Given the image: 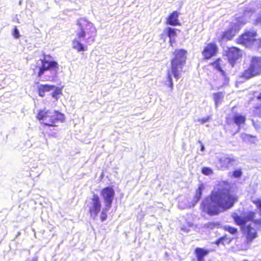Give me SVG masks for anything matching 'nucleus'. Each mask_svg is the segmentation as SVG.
Returning a JSON list of instances; mask_svg holds the SVG:
<instances>
[{
	"label": "nucleus",
	"instance_id": "obj_28",
	"mask_svg": "<svg viewBox=\"0 0 261 261\" xmlns=\"http://www.w3.org/2000/svg\"><path fill=\"white\" fill-rule=\"evenodd\" d=\"M213 95L215 105L217 106L222 101V99L223 97V93L222 92H216L214 93Z\"/></svg>",
	"mask_w": 261,
	"mask_h": 261
},
{
	"label": "nucleus",
	"instance_id": "obj_14",
	"mask_svg": "<svg viewBox=\"0 0 261 261\" xmlns=\"http://www.w3.org/2000/svg\"><path fill=\"white\" fill-rule=\"evenodd\" d=\"M236 161V160L234 158L229 155L221 157L218 160L221 167L227 169L232 166Z\"/></svg>",
	"mask_w": 261,
	"mask_h": 261
},
{
	"label": "nucleus",
	"instance_id": "obj_19",
	"mask_svg": "<svg viewBox=\"0 0 261 261\" xmlns=\"http://www.w3.org/2000/svg\"><path fill=\"white\" fill-rule=\"evenodd\" d=\"M232 238H230L227 234H225L216 240L214 244L217 246L221 245L225 246L226 245H229L232 242Z\"/></svg>",
	"mask_w": 261,
	"mask_h": 261
},
{
	"label": "nucleus",
	"instance_id": "obj_20",
	"mask_svg": "<svg viewBox=\"0 0 261 261\" xmlns=\"http://www.w3.org/2000/svg\"><path fill=\"white\" fill-rule=\"evenodd\" d=\"M221 76L217 79L218 82L220 84L219 87H223L227 86L229 82V77L225 71L220 72Z\"/></svg>",
	"mask_w": 261,
	"mask_h": 261
},
{
	"label": "nucleus",
	"instance_id": "obj_3",
	"mask_svg": "<svg viewBox=\"0 0 261 261\" xmlns=\"http://www.w3.org/2000/svg\"><path fill=\"white\" fill-rule=\"evenodd\" d=\"M36 118L44 127L43 133L53 137L56 135V133L53 130H55V128L58 126V123L64 122L65 119L64 114L58 110L51 112L46 108L39 110Z\"/></svg>",
	"mask_w": 261,
	"mask_h": 261
},
{
	"label": "nucleus",
	"instance_id": "obj_22",
	"mask_svg": "<svg viewBox=\"0 0 261 261\" xmlns=\"http://www.w3.org/2000/svg\"><path fill=\"white\" fill-rule=\"evenodd\" d=\"M222 62L221 58H218L213 62H211L210 65H212L214 69L217 70L220 73L224 71L223 69Z\"/></svg>",
	"mask_w": 261,
	"mask_h": 261
},
{
	"label": "nucleus",
	"instance_id": "obj_27",
	"mask_svg": "<svg viewBox=\"0 0 261 261\" xmlns=\"http://www.w3.org/2000/svg\"><path fill=\"white\" fill-rule=\"evenodd\" d=\"M223 229L232 235H235L238 233V229L237 228L230 225L224 226L223 227Z\"/></svg>",
	"mask_w": 261,
	"mask_h": 261
},
{
	"label": "nucleus",
	"instance_id": "obj_39",
	"mask_svg": "<svg viewBox=\"0 0 261 261\" xmlns=\"http://www.w3.org/2000/svg\"><path fill=\"white\" fill-rule=\"evenodd\" d=\"M256 99L261 100V92L256 96Z\"/></svg>",
	"mask_w": 261,
	"mask_h": 261
},
{
	"label": "nucleus",
	"instance_id": "obj_16",
	"mask_svg": "<svg viewBox=\"0 0 261 261\" xmlns=\"http://www.w3.org/2000/svg\"><path fill=\"white\" fill-rule=\"evenodd\" d=\"M177 30L176 29L170 27H167L164 30L165 34L170 39L169 43L172 47H173V43L175 42V38L177 37Z\"/></svg>",
	"mask_w": 261,
	"mask_h": 261
},
{
	"label": "nucleus",
	"instance_id": "obj_9",
	"mask_svg": "<svg viewBox=\"0 0 261 261\" xmlns=\"http://www.w3.org/2000/svg\"><path fill=\"white\" fill-rule=\"evenodd\" d=\"M257 33L253 30H245L236 39V43L246 47L252 46L257 40Z\"/></svg>",
	"mask_w": 261,
	"mask_h": 261
},
{
	"label": "nucleus",
	"instance_id": "obj_30",
	"mask_svg": "<svg viewBox=\"0 0 261 261\" xmlns=\"http://www.w3.org/2000/svg\"><path fill=\"white\" fill-rule=\"evenodd\" d=\"M167 81L168 82L167 86L171 90H172L173 89V83L171 77V74L169 71H168L167 74Z\"/></svg>",
	"mask_w": 261,
	"mask_h": 261
},
{
	"label": "nucleus",
	"instance_id": "obj_15",
	"mask_svg": "<svg viewBox=\"0 0 261 261\" xmlns=\"http://www.w3.org/2000/svg\"><path fill=\"white\" fill-rule=\"evenodd\" d=\"M179 13L176 11H173L168 16L166 20V23L173 26L180 25L178 20V16Z\"/></svg>",
	"mask_w": 261,
	"mask_h": 261
},
{
	"label": "nucleus",
	"instance_id": "obj_38",
	"mask_svg": "<svg viewBox=\"0 0 261 261\" xmlns=\"http://www.w3.org/2000/svg\"><path fill=\"white\" fill-rule=\"evenodd\" d=\"M199 142L200 143V150L202 151H204L205 149L204 145L201 143V142L199 141Z\"/></svg>",
	"mask_w": 261,
	"mask_h": 261
},
{
	"label": "nucleus",
	"instance_id": "obj_10",
	"mask_svg": "<svg viewBox=\"0 0 261 261\" xmlns=\"http://www.w3.org/2000/svg\"><path fill=\"white\" fill-rule=\"evenodd\" d=\"M225 56L228 62L233 67L237 61L242 58L243 51L238 47L231 46L227 48L225 51Z\"/></svg>",
	"mask_w": 261,
	"mask_h": 261
},
{
	"label": "nucleus",
	"instance_id": "obj_31",
	"mask_svg": "<svg viewBox=\"0 0 261 261\" xmlns=\"http://www.w3.org/2000/svg\"><path fill=\"white\" fill-rule=\"evenodd\" d=\"M201 172L202 174L205 175H210L213 173V171L211 168L207 167H204L202 168Z\"/></svg>",
	"mask_w": 261,
	"mask_h": 261
},
{
	"label": "nucleus",
	"instance_id": "obj_17",
	"mask_svg": "<svg viewBox=\"0 0 261 261\" xmlns=\"http://www.w3.org/2000/svg\"><path fill=\"white\" fill-rule=\"evenodd\" d=\"M210 252L209 250L204 249L202 248H196L194 250V253L197 261H204V257L207 256Z\"/></svg>",
	"mask_w": 261,
	"mask_h": 261
},
{
	"label": "nucleus",
	"instance_id": "obj_12",
	"mask_svg": "<svg viewBox=\"0 0 261 261\" xmlns=\"http://www.w3.org/2000/svg\"><path fill=\"white\" fill-rule=\"evenodd\" d=\"M100 195L103 198L105 205L112 207L113 201L115 195V190L112 186L103 188L100 191Z\"/></svg>",
	"mask_w": 261,
	"mask_h": 261
},
{
	"label": "nucleus",
	"instance_id": "obj_37",
	"mask_svg": "<svg viewBox=\"0 0 261 261\" xmlns=\"http://www.w3.org/2000/svg\"><path fill=\"white\" fill-rule=\"evenodd\" d=\"M209 120V117L204 118L201 119H199V121L201 122L202 123H204Z\"/></svg>",
	"mask_w": 261,
	"mask_h": 261
},
{
	"label": "nucleus",
	"instance_id": "obj_24",
	"mask_svg": "<svg viewBox=\"0 0 261 261\" xmlns=\"http://www.w3.org/2000/svg\"><path fill=\"white\" fill-rule=\"evenodd\" d=\"M51 95L56 100H58L61 95H62V87H56L54 85Z\"/></svg>",
	"mask_w": 261,
	"mask_h": 261
},
{
	"label": "nucleus",
	"instance_id": "obj_1",
	"mask_svg": "<svg viewBox=\"0 0 261 261\" xmlns=\"http://www.w3.org/2000/svg\"><path fill=\"white\" fill-rule=\"evenodd\" d=\"M220 186L221 188H218L217 191H213L210 196L205 197L201 204L202 211L210 216L219 213L218 206L225 209L229 208L238 200L237 196L231 193L228 181H223L220 184Z\"/></svg>",
	"mask_w": 261,
	"mask_h": 261
},
{
	"label": "nucleus",
	"instance_id": "obj_35",
	"mask_svg": "<svg viewBox=\"0 0 261 261\" xmlns=\"http://www.w3.org/2000/svg\"><path fill=\"white\" fill-rule=\"evenodd\" d=\"M254 109L256 111V113L259 116H261V105L256 106L254 107Z\"/></svg>",
	"mask_w": 261,
	"mask_h": 261
},
{
	"label": "nucleus",
	"instance_id": "obj_29",
	"mask_svg": "<svg viewBox=\"0 0 261 261\" xmlns=\"http://www.w3.org/2000/svg\"><path fill=\"white\" fill-rule=\"evenodd\" d=\"M111 207H108L107 205H105V208L102 210L100 214V220L102 222L105 221L107 219L108 217L107 212Z\"/></svg>",
	"mask_w": 261,
	"mask_h": 261
},
{
	"label": "nucleus",
	"instance_id": "obj_32",
	"mask_svg": "<svg viewBox=\"0 0 261 261\" xmlns=\"http://www.w3.org/2000/svg\"><path fill=\"white\" fill-rule=\"evenodd\" d=\"M252 202L256 205V208L259 210L261 214V199H256L251 200Z\"/></svg>",
	"mask_w": 261,
	"mask_h": 261
},
{
	"label": "nucleus",
	"instance_id": "obj_23",
	"mask_svg": "<svg viewBox=\"0 0 261 261\" xmlns=\"http://www.w3.org/2000/svg\"><path fill=\"white\" fill-rule=\"evenodd\" d=\"M204 186L203 184H199L198 188L196 190L195 194L194 195V202L195 203H197L201 198L202 193Z\"/></svg>",
	"mask_w": 261,
	"mask_h": 261
},
{
	"label": "nucleus",
	"instance_id": "obj_6",
	"mask_svg": "<svg viewBox=\"0 0 261 261\" xmlns=\"http://www.w3.org/2000/svg\"><path fill=\"white\" fill-rule=\"evenodd\" d=\"M53 57L50 54L42 53V58L40 59L41 66L38 67L39 70L37 73L38 77H41L45 71H57L59 69V65L58 62L52 60Z\"/></svg>",
	"mask_w": 261,
	"mask_h": 261
},
{
	"label": "nucleus",
	"instance_id": "obj_11",
	"mask_svg": "<svg viewBox=\"0 0 261 261\" xmlns=\"http://www.w3.org/2000/svg\"><path fill=\"white\" fill-rule=\"evenodd\" d=\"M219 48L216 43L208 42L205 44L201 51L203 58L204 60H210L217 56Z\"/></svg>",
	"mask_w": 261,
	"mask_h": 261
},
{
	"label": "nucleus",
	"instance_id": "obj_2",
	"mask_svg": "<svg viewBox=\"0 0 261 261\" xmlns=\"http://www.w3.org/2000/svg\"><path fill=\"white\" fill-rule=\"evenodd\" d=\"M256 212L249 211L245 217H242L236 213L232 215L234 223L240 227L244 244L249 247L251 244L258 237V231L261 230V218L255 219Z\"/></svg>",
	"mask_w": 261,
	"mask_h": 261
},
{
	"label": "nucleus",
	"instance_id": "obj_13",
	"mask_svg": "<svg viewBox=\"0 0 261 261\" xmlns=\"http://www.w3.org/2000/svg\"><path fill=\"white\" fill-rule=\"evenodd\" d=\"M91 204L89 207L88 212L91 216L96 217L99 213L101 207V204L100 198L97 194L92 195Z\"/></svg>",
	"mask_w": 261,
	"mask_h": 261
},
{
	"label": "nucleus",
	"instance_id": "obj_18",
	"mask_svg": "<svg viewBox=\"0 0 261 261\" xmlns=\"http://www.w3.org/2000/svg\"><path fill=\"white\" fill-rule=\"evenodd\" d=\"M54 88V85L48 84L40 85L38 88V95L40 97H43L45 96L46 92L51 91Z\"/></svg>",
	"mask_w": 261,
	"mask_h": 261
},
{
	"label": "nucleus",
	"instance_id": "obj_4",
	"mask_svg": "<svg viewBox=\"0 0 261 261\" xmlns=\"http://www.w3.org/2000/svg\"><path fill=\"white\" fill-rule=\"evenodd\" d=\"M172 58L170 60L171 72L174 77L178 79L180 72L186 63L187 51L184 49H175L172 53Z\"/></svg>",
	"mask_w": 261,
	"mask_h": 261
},
{
	"label": "nucleus",
	"instance_id": "obj_21",
	"mask_svg": "<svg viewBox=\"0 0 261 261\" xmlns=\"http://www.w3.org/2000/svg\"><path fill=\"white\" fill-rule=\"evenodd\" d=\"M72 47L77 52L85 51L87 50V46L82 43L80 40L74 39L72 42Z\"/></svg>",
	"mask_w": 261,
	"mask_h": 261
},
{
	"label": "nucleus",
	"instance_id": "obj_8",
	"mask_svg": "<svg viewBox=\"0 0 261 261\" xmlns=\"http://www.w3.org/2000/svg\"><path fill=\"white\" fill-rule=\"evenodd\" d=\"M236 22H230V27L224 31L221 37V40H231L240 31L243 25L246 23V21L244 20L241 17L236 18Z\"/></svg>",
	"mask_w": 261,
	"mask_h": 261
},
{
	"label": "nucleus",
	"instance_id": "obj_26",
	"mask_svg": "<svg viewBox=\"0 0 261 261\" xmlns=\"http://www.w3.org/2000/svg\"><path fill=\"white\" fill-rule=\"evenodd\" d=\"M220 227L221 223L219 222H208L204 225V228L207 229H214Z\"/></svg>",
	"mask_w": 261,
	"mask_h": 261
},
{
	"label": "nucleus",
	"instance_id": "obj_34",
	"mask_svg": "<svg viewBox=\"0 0 261 261\" xmlns=\"http://www.w3.org/2000/svg\"><path fill=\"white\" fill-rule=\"evenodd\" d=\"M13 36L16 39L19 38L20 34L18 30L16 27H15L13 30Z\"/></svg>",
	"mask_w": 261,
	"mask_h": 261
},
{
	"label": "nucleus",
	"instance_id": "obj_25",
	"mask_svg": "<svg viewBox=\"0 0 261 261\" xmlns=\"http://www.w3.org/2000/svg\"><path fill=\"white\" fill-rule=\"evenodd\" d=\"M233 121L237 125H240L245 123L246 117L240 114H236L233 118Z\"/></svg>",
	"mask_w": 261,
	"mask_h": 261
},
{
	"label": "nucleus",
	"instance_id": "obj_40",
	"mask_svg": "<svg viewBox=\"0 0 261 261\" xmlns=\"http://www.w3.org/2000/svg\"><path fill=\"white\" fill-rule=\"evenodd\" d=\"M164 36H165V34H161V38H164Z\"/></svg>",
	"mask_w": 261,
	"mask_h": 261
},
{
	"label": "nucleus",
	"instance_id": "obj_5",
	"mask_svg": "<svg viewBox=\"0 0 261 261\" xmlns=\"http://www.w3.org/2000/svg\"><path fill=\"white\" fill-rule=\"evenodd\" d=\"M78 31L76 35L78 39H85L87 36L86 42H93L96 36V29L93 24L85 18H80L76 21Z\"/></svg>",
	"mask_w": 261,
	"mask_h": 261
},
{
	"label": "nucleus",
	"instance_id": "obj_33",
	"mask_svg": "<svg viewBox=\"0 0 261 261\" xmlns=\"http://www.w3.org/2000/svg\"><path fill=\"white\" fill-rule=\"evenodd\" d=\"M242 175V172L241 169H237L232 172V176L234 178H240Z\"/></svg>",
	"mask_w": 261,
	"mask_h": 261
},
{
	"label": "nucleus",
	"instance_id": "obj_7",
	"mask_svg": "<svg viewBox=\"0 0 261 261\" xmlns=\"http://www.w3.org/2000/svg\"><path fill=\"white\" fill-rule=\"evenodd\" d=\"M260 74V58L257 57H252L248 67L242 72L241 77L245 80H248Z\"/></svg>",
	"mask_w": 261,
	"mask_h": 261
},
{
	"label": "nucleus",
	"instance_id": "obj_36",
	"mask_svg": "<svg viewBox=\"0 0 261 261\" xmlns=\"http://www.w3.org/2000/svg\"><path fill=\"white\" fill-rule=\"evenodd\" d=\"M255 22L256 24H261V14L256 18Z\"/></svg>",
	"mask_w": 261,
	"mask_h": 261
}]
</instances>
